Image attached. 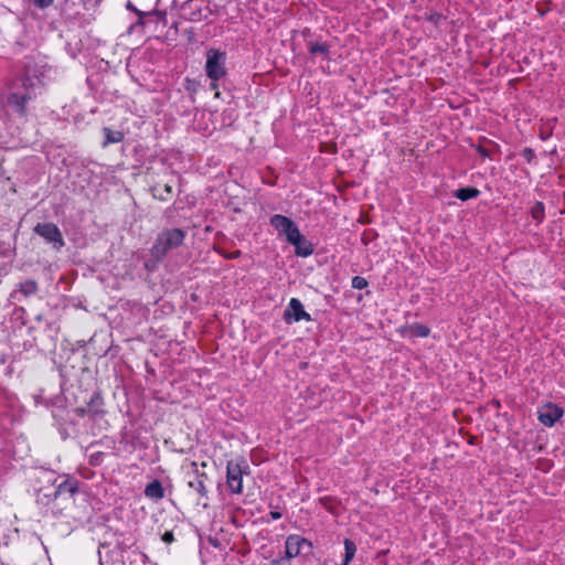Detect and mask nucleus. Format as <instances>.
I'll list each match as a JSON object with an SVG mask.
<instances>
[{
    "mask_svg": "<svg viewBox=\"0 0 565 565\" xmlns=\"http://www.w3.org/2000/svg\"><path fill=\"white\" fill-rule=\"evenodd\" d=\"M49 71L46 64L36 62L25 64L20 78L24 92H13L8 97V104L15 113L22 116L26 114L25 105L42 92Z\"/></svg>",
    "mask_w": 565,
    "mask_h": 565,
    "instance_id": "nucleus-1",
    "label": "nucleus"
},
{
    "mask_svg": "<svg viewBox=\"0 0 565 565\" xmlns=\"http://www.w3.org/2000/svg\"><path fill=\"white\" fill-rule=\"evenodd\" d=\"M103 134L105 137V140L103 142V147H107L110 143H118L124 140V134L118 130H111L108 127H105L103 129Z\"/></svg>",
    "mask_w": 565,
    "mask_h": 565,
    "instance_id": "nucleus-13",
    "label": "nucleus"
},
{
    "mask_svg": "<svg viewBox=\"0 0 565 565\" xmlns=\"http://www.w3.org/2000/svg\"><path fill=\"white\" fill-rule=\"evenodd\" d=\"M205 72L212 81L222 78L226 74L225 54L217 50H210L206 54Z\"/></svg>",
    "mask_w": 565,
    "mask_h": 565,
    "instance_id": "nucleus-5",
    "label": "nucleus"
},
{
    "mask_svg": "<svg viewBox=\"0 0 565 565\" xmlns=\"http://www.w3.org/2000/svg\"><path fill=\"white\" fill-rule=\"evenodd\" d=\"M34 232L46 242L53 244V247L60 250L64 246V239L58 227L53 223H39Z\"/></svg>",
    "mask_w": 565,
    "mask_h": 565,
    "instance_id": "nucleus-6",
    "label": "nucleus"
},
{
    "mask_svg": "<svg viewBox=\"0 0 565 565\" xmlns=\"http://www.w3.org/2000/svg\"><path fill=\"white\" fill-rule=\"evenodd\" d=\"M440 19V15L437 14L436 17L431 15L430 17V20L434 21L435 23H437V21Z\"/></svg>",
    "mask_w": 565,
    "mask_h": 565,
    "instance_id": "nucleus-31",
    "label": "nucleus"
},
{
    "mask_svg": "<svg viewBox=\"0 0 565 565\" xmlns=\"http://www.w3.org/2000/svg\"><path fill=\"white\" fill-rule=\"evenodd\" d=\"M300 234L301 233L294 221L290 223V226H287L282 233V235L286 236V239L290 244H296L298 241H300Z\"/></svg>",
    "mask_w": 565,
    "mask_h": 565,
    "instance_id": "nucleus-17",
    "label": "nucleus"
},
{
    "mask_svg": "<svg viewBox=\"0 0 565 565\" xmlns=\"http://www.w3.org/2000/svg\"><path fill=\"white\" fill-rule=\"evenodd\" d=\"M221 254L223 255L224 258L226 259H235V258H238L239 255H241V252L239 250H234V252H231V253H226V252H221Z\"/></svg>",
    "mask_w": 565,
    "mask_h": 565,
    "instance_id": "nucleus-26",
    "label": "nucleus"
},
{
    "mask_svg": "<svg viewBox=\"0 0 565 565\" xmlns=\"http://www.w3.org/2000/svg\"><path fill=\"white\" fill-rule=\"evenodd\" d=\"M413 337L426 338L429 334V328L422 323H414L408 329Z\"/></svg>",
    "mask_w": 565,
    "mask_h": 565,
    "instance_id": "nucleus-19",
    "label": "nucleus"
},
{
    "mask_svg": "<svg viewBox=\"0 0 565 565\" xmlns=\"http://www.w3.org/2000/svg\"><path fill=\"white\" fill-rule=\"evenodd\" d=\"M126 7H127V9H129V10H131V11L136 12L139 17H143V13H142L141 11L137 10V9L132 6V3H131L130 1H128V2H127V6H126Z\"/></svg>",
    "mask_w": 565,
    "mask_h": 565,
    "instance_id": "nucleus-28",
    "label": "nucleus"
},
{
    "mask_svg": "<svg viewBox=\"0 0 565 565\" xmlns=\"http://www.w3.org/2000/svg\"><path fill=\"white\" fill-rule=\"evenodd\" d=\"M479 193H480L479 190L476 188H460V189L456 190L454 195H455V198H457L461 201H467V200L477 198L479 195Z\"/></svg>",
    "mask_w": 565,
    "mask_h": 565,
    "instance_id": "nucleus-16",
    "label": "nucleus"
},
{
    "mask_svg": "<svg viewBox=\"0 0 565 565\" xmlns=\"http://www.w3.org/2000/svg\"><path fill=\"white\" fill-rule=\"evenodd\" d=\"M522 156L530 162L535 157L534 151L530 148L523 150Z\"/></svg>",
    "mask_w": 565,
    "mask_h": 565,
    "instance_id": "nucleus-27",
    "label": "nucleus"
},
{
    "mask_svg": "<svg viewBox=\"0 0 565 565\" xmlns=\"http://www.w3.org/2000/svg\"><path fill=\"white\" fill-rule=\"evenodd\" d=\"M285 321L290 323L291 321L298 322L300 320L310 321V315L305 311L301 301L297 298H291L284 313Z\"/></svg>",
    "mask_w": 565,
    "mask_h": 565,
    "instance_id": "nucleus-9",
    "label": "nucleus"
},
{
    "mask_svg": "<svg viewBox=\"0 0 565 565\" xmlns=\"http://www.w3.org/2000/svg\"><path fill=\"white\" fill-rule=\"evenodd\" d=\"M206 476L204 473H194L188 481V486L193 489L200 497H206L207 490L205 487Z\"/></svg>",
    "mask_w": 565,
    "mask_h": 565,
    "instance_id": "nucleus-10",
    "label": "nucleus"
},
{
    "mask_svg": "<svg viewBox=\"0 0 565 565\" xmlns=\"http://www.w3.org/2000/svg\"><path fill=\"white\" fill-rule=\"evenodd\" d=\"M184 238L185 232L181 228H168L162 231L151 248L152 256L161 260L170 250L179 247Z\"/></svg>",
    "mask_w": 565,
    "mask_h": 565,
    "instance_id": "nucleus-3",
    "label": "nucleus"
},
{
    "mask_svg": "<svg viewBox=\"0 0 565 565\" xmlns=\"http://www.w3.org/2000/svg\"><path fill=\"white\" fill-rule=\"evenodd\" d=\"M216 82H217V81H212V83H211V89H213V90H217L218 85H217V83H216Z\"/></svg>",
    "mask_w": 565,
    "mask_h": 565,
    "instance_id": "nucleus-30",
    "label": "nucleus"
},
{
    "mask_svg": "<svg viewBox=\"0 0 565 565\" xmlns=\"http://www.w3.org/2000/svg\"><path fill=\"white\" fill-rule=\"evenodd\" d=\"M20 291L25 295H34L38 291V284L34 280H26L20 285Z\"/></svg>",
    "mask_w": 565,
    "mask_h": 565,
    "instance_id": "nucleus-21",
    "label": "nucleus"
},
{
    "mask_svg": "<svg viewBox=\"0 0 565 565\" xmlns=\"http://www.w3.org/2000/svg\"><path fill=\"white\" fill-rule=\"evenodd\" d=\"M161 540L167 543V544H171L172 542H174V535H173V532L172 531H167L162 534L161 536Z\"/></svg>",
    "mask_w": 565,
    "mask_h": 565,
    "instance_id": "nucleus-24",
    "label": "nucleus"
},
{
    "mask_svg": "<svg viewBox=\"0 0 565 565\" xmlns=\"http://www.w3.org/2000/svg\"><path fill=\"white\" fill-rule=\"evenodd\" d=\"M344 548H345V554H344V559H343L342 565H349V563L353 559V557L355 555L356 546L353 541L345 539L344 540Z\"/></svg>",
    "mask_w": 565,
    "mask_h": 565,
    "instance_id": "nucleus-18",
    "label": "nucleus"
},
{
    "mask_svg": "<svg viewBox=\"0 0 565 565\" xmlns=\"http://www.w3.org/2000/svg\"><path fill=\"white\" fill-rule=\"evenodd\" d=\"M244 465V461L233 460L227 463V486L233 493H241L243 490Z\"/></svg>",
    "mask_w": 565,
    "mask_h": 565,
    "instance_id": "nucleus-7",
    "label": "nucleus"
},
{
    "mask_svg": "<svg viewBox=\"0 0 565 565\" xmlns=\"http://www.w3.org/2000/svg\"><path fill=\"white\" fill-rule=\"evenodd\" d=\"M291 222L292 220L280 214H275L270 217V225L277 231L278 235H282Z\"/></svg>",
    "mask_w": 565,
    "mask_h": 565,
    "instance_id": "nucleus-12",
    "label": "nucleus"
},
{
    "mask_svg": "<svg viewBox=\"0 0 565 565\" xmlns=\"http://www.w3.org/2000/svg\"><path fill=\"white\" fill-rule=\"evenodd\" d=\"M563 414L564 409L553 403H546L537 409V418L546 427L554 426L563 417Z\"/></svg>",
    "mask_w": 565,
    "mask_h": 565,
    "instance_id": "nucleus-8",
    "label": "nucleus"
},
{
    "mask_svg": "<svg viewBox=\"0 0 565 565\" xmlns=\"http://www.w3.org/2000/svg\"><path fill=\"white\" fill-rule=\"evenodd\" d=\"M270 516L274 519V520H278L281 518V513L280 512H277V511H271L270 512Z\"/></svg>",
    "mask_w": 565,
    "mask_h": 565,
    "instance_id": "nucleus-29",
    "label": "nucleus"
},
{
    "mask_svg": "<svg viewBox=\"0 0 565 565\" xmlns=\"http://www.w3.org/2000/svg\"><path fill=\"white\" fill-rule=\"evenodd\" d=\"M309 51L312 54H322L324 56H328L329 54V46L324 43L319 42H310L309 43Z\"/></svg>",
    "mask_w": 565,
    "mask_h": 565,
    "instance_id": "nucleus-20",
    "label": "nucleus"
},
{
    "mask_svg": "<svg viewBox=\"0 0 565 565\" xmlns=\"http://www.w3.org/2000/svg\"><path fill=\"white\" fill-rule=\"evenodd\" d=\"M57 478L51 470L41 469L36 471L34 477V488L38 492V501L42 504H49L57 497L68 494L73 497L77 492V484L75 481L64 479L58 484H55Z\"/></svg>",
    "mask_w": 565,
    "mask_h": 565,
    "instance_id": "nucleus-2",
    "label": "nucleus"
},
{
    "mask_svg": "<svg viewBox=\"0 0 565 565\" xmlns=\"http://www.w3.org/2000/svg\"><path fill=\"white\" fill-rule=\"evenodd\" d=\"M34 2L35 6H38L39 8H47L50 7L54 0H32Z\"/></svg>",
    "mask_w": 565,
    "mask_h": 565,
    "instance_id": "nucleus-25",
    "label": "nucleus"
},
{
    "mask_svg": "<svg viewBox=\"0 0 565 565\" xmlns=\"http://www.w3.org/2000/svg\"><path fill=\"white\" fill-rule=\"evenodd\" d=\"M153 196L160 199L162 201L168 200L172 195V186L168 183L166 184H156L152 189Z\"/></svg>",
    "mask_w": 565,
    "mask_h": 565,
    "instance_id": "nucleus-15",
    "label": "nucleus"
},
{
    "mask_svg": "<svg viewBox=\"0 0 565 565\" xmlns=\"http://www.w3.org/2000/svg\"><path fill=\"white\" fill-rule=\"evenodd\" d=\"M312 553V544L307 539L291 534L286 539L285 542V556L287 559L296 556H308Z\"/></svg>",
    "mask_w": 565,
    "mask_h": 565,
    "instance_id": "nucleus-4",
    "label": "nucleus"
},
{
    "mask_svg": "<svg viewBox=\"0 0 565 565\" xmlns=\"http://www.w3.org/2000/svg\"><path fill=\"white\" fill-rule=\"evenodd\" d=\"M532 216L536 221L541 222L544 217V205L541 202H536L532 207Z\"/></svg>",
    "mask_w": 565,
    "mask_h": 565,
    "instance_id": "nucleus-22",
    "label": "nucleus"
},
{
    "mask_svg": "<svg viewBox=\"0 0 565 565\" xmlns=\"http://www.w3.org/2000/svg\"><path fill=\"white\" fill-rule=\"evenodd\" d=\"M292 245L296 248L295 253L297 256L307 257L313 252L312 245L305 238L302 234H300V241Z\"/></svg>",
    "mask_w": 565,
    "mask_h": 565,
    "instance_id": "nucleus-14",
    "label": "nucleus"
},
{
    "mask_svg": "<svg viewBox=\"0 0 565 565\" xmlns=\"http://www.w3.org/2000/svg\"><path fill=\"white\" fill-rule=\"evenodd\" d=\"M367 286V281L365 278L361 276H355L352 278V287L355 289H364Z\"/></svg>",
    "mask_w": 565,
    "mask_h": 565,
    "instance_id": "nucleus-23",
    "label": "nucleus"
},
{
    "mask_svg": "<svg viewBox=\"0 0 565 565\" xmlns=\"http://www.w3.org/2000/svg\"><path fill=\"white\" fill-rule=\"evenodd\" d=\"M146 497L152 500H160L164 495V491L162 484L158 480H153L149 484H147L145 489Z\"/></svg>",
    "mask_w": 565,
    "mask_h": 565,
    "instance_id": "nucleus-11",
    "label": "nucleus"
}]
</instances>
